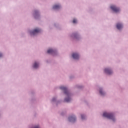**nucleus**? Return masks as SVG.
Returning <instances> with one entry per match:
<instances>
[{"label": "nucleus", "mask_w": 128, "mask_h": 128, "mask_svg": "<svg viewBox=\"0 0 128 128\" xmlns=\"http://www.w3.org/2000/svg\"><path fill=\"white\" fill-rule=\"evenodd\" d=\"M103 116H104L105 118H110V120H112L113 121L115 120V118H114V116L112 114L104 112L103 114Z\"/></svg>", "instance_id": "nucleus-1"}, {"label": "nucleus", "mask_w": 128, "mask_h": 128, "mask_svg": "<svg viewBox=\"0 0 128 128\" xmlns=\"http://www.w3.org/2000/svg\"><path fill=\"white\" fill-rule=\"evenodd\" d=\"M60 89L62 90H64V94H66L68 96H70V94H68V88H66L65 86H60Z\"/></svg>", "instance_id": "nucleus-2"}, {"label": "nucleus", "mask_w": 128, "mask_h": 128, "mask_svg": "<svg viewBox=\"0 0 128 128\" xmlns=\"http://www.w3.org/2000/svg\"><path fill=\"white\" fill-rule=\"evenodd\" d=\"M111 9H112V10H113V11H114V12H119V11H120V9L119 8H118V7H116V6H114V5H112L110 6Z\"/></svg>", "instance_id": "nucleus-3"}, {"label": "nucleus", "mask_w": 128, "mask_h": 128, "mask_svg": "<svg viewBox=\"0 0 128 128\" xmlns=\"http://www.w3.org/2000/svg\"><path fill=\"white\" fill-rule=\"evenodd\" d=\"M104 72L106 74H111L112 72V71L110 69H108V68H106L104 69Z\"/></svg>", "instance_id": "nucleus-4"}, {"label": "nucleus", "mask_w": 128, "mask_h": 128, "mask_svg": "<svg viewBox=\"0 0 128 128\" xmlns=\"http://www.w3.org/2000/svg\"><path fill=\"white\" fill-rule=\"evenodd\" d=\"M40 31H41L40 29H39L38 28L34 29V30H33V36L34 35V34H36V33H38Z\"/></svg>", "instance_id": "nucleus-5"}, {"label": "nucleus", "mask_w": 128, "mask_h": 128, "mask_svg": "<svg viewBox=\"0 0 128 128\" xmlns=\"http://www.w3.org/2000/svg\"><path fill=\"white\" fill-rule=\"evenodd\" d=\"M72 56L73 57V58H74V59H78L80 57L78 54V53H73L72 54Z\"/></svg>", "instance_id": "nucleus-6"}, {"label": "nucleus", "mask_w": 128, "mask_h": 128, "mask_svg": "<svg viewBox=\"0 0 128 128\" xmlns=\"http://www.w3.org/2000/svg\"><path fill=\"white\" fill-rule=\"evenodd\" d=\"M76 116H70L68 118V120H70V122H74L76 121Z\"/></svg>", "instance_id": "nucleus-7"}, {"label": "nucleus", "mask_w": 128, "mask_h": 128, "mask_svg": "<svg viewBox=\"0 0 128 128\" xmlns=\"http://www.w3.org/2000/svg\"><path fill=\"white\" fill-rule=\"evenodd\" d=\"M39 13L38 11H35V12L34 13V16L35 18H38L39 17Z\"/></svg>", "instance_id": "nucleus-8"}, {"label": "nucleus", "mask_w": 128, "mask_h": 128, "mask_svg": "<svg viewBox=\"0 0 128 128\" xmlns=\"http://www.w3.org/2000/svg\"><path fill=\"white\" fill-rule=\"evenodd\" d=\"M116 27L118 29L120 30L123 27V26L122 25V24H120V23H118L116 25Z\"/></svg>", "instance_id": "nucleus-9"}, {"label": "nucleus", "mask_w": 128, "mask_h": 128, "mask_svg": "<svg viewBox=\"0 0 128 128\" xmlns=\"http://www.w3.org/2000/svg\"><path fill=\"white\" fill-rule=\"evenodd\" d=\"M38 66H39V63H38V62H35L34 63V68H38Z\"/></svg>", "instance_id": "nucleus-10"}, {"label": "nucleus", "mask_w": 128, "mask_h": 128, "mask_svg": "<svg viewBox=\"0 0 128 128\" xmlns=\"http://www.w3.org/2000/svg\"><path fill=\"white\" fill-rule=\"evenodd\" d=\"M48 53H55L56 51L55 50H54L53 49H48L47 51Z\"/></svg>", "instance_id": "nucleus-11"}, {"label": "nucleus", "mask_w": 128, "mask_h": 128, "mask_svg": "<svg viewBox=\"0 0 128 128\" xmlns=\"http://www.w3.org/2000/svg\"><path fill=\"white\" fill-rule=\"evenodd\" d=\"M60 8V5H54V6H53V9H59Z\"/></svg>", "instance_id": "nucleus-12"}, {"label": "nucleus", "mask_w": 128, "mask_h": 128, "mask_svg": "<svg viewBox=\"0 0 128 128\" xmlns=\"http://www.w3.org/2000/svg\"><path fill=\"white\" fill-rule=\"evenodd\" d=\"M70 100V98H66L64 100V101L66 102H69Z\"/></svg>", "instance_id": "nucleus-13"}, {"label": "nucleus", "mask_w": 128, "mask_h": 128, "mask_svg": "<svg viewBox=\"0 0 128 128\" xmlns=\"http://www.w3.org/2000/svg\"><path fill=\"white\" fill-rule=\"evenodd\" d=\"M100 94H102V96H103L104 94V92H103L102 90H100Z\"/></svg>", "instance_id": "nucleus-14"}, {"label": "nucleus", "mask_w": 128, "mask_h": 128, "mask_svg": "<svg viewBox=\"0 0 128 128\" xmlns=\"http://www.w3.org/2000/svg\"><path fill=\"white\" fill-rule=\"evenodd\" d=\"M82 120H84L86 116H83V114H82L81 116Z\"/></svg>", "instance_id": "nucleus-15"}, {"label": "nucleus", "mask_w": 128, "mask_h": 128, "mask_svg": "<svg viewBox=\"0 0 128 128\" xmlns=\"http://www.w3.org/2000/svg\"><path fill=\"white\" fill-rule=\"evenodd\" d=\"M76 22H77V20H76V19L73 20V23H76Z\"/></svg>", "instance_id": "nucleus-16"}, {"label": "nucleus", "mask_w": 128, "mask_h": 128, "mask_svg": "<svg viewBox=\"0 0 128 128\" xmlns=\"http://www.w3.org/2000/svg\"><path fill=\"white\" fill-rule=\"evenodd\" d=\"M33 128H40V126H34Z\"/></svg>", "instance_id": "nucleus-17"}, {"label": "nucleus", "mask_w": 128, "mask_h": 128, "mask_svg": "<svg viewBox=\"0 0 128 128\" xmlns=\"http://www.w3.org/2000/svg\"><path fill=\"white\" fill-rule=\"evenodd\" d=\"M1 56H2V53H0V58H1Z\"/></svg>", "instance_id": "nucleus-18"}, {"label": "nucleus", "mask_w": 128, "mask_h": 128, "mask_svg": "<svg viewBox=\"0 0 128 128\" xmlns=\"http://www.w3.org/2000/svg\"><path fill=\"white\" fill-rule=\"evenodd\" d=\"M54 100H55V98H52V101L54 102Z\"/></svg>", "instance_id": "nucleus-19"}, {"label": "nucleus", "mask_w": 128, "mask_h": 128, "mask_svg": "<svg viewBox=\"0 0 128 128\" xmlns=\"http://www.w3.org/2000/svg\"><path fill=\"white\" fill-rule=\"evenodd\" d=\"M74 36H75V37H76V35H75Z\"/></svg>", "instance_id": "nucleus-20"}]
</instances>
